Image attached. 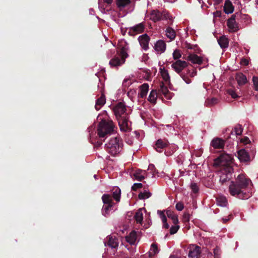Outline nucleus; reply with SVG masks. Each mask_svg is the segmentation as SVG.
I'll return each mask as SVG.
<instances>
[{"label": "nucleus", "instance_id": "1", "mask_svg": "<svg viewBox=\"0 0 258 258\" xmlns=\"http://www.w3.org/2000/svg\"><path fill=\"white\" fill-rule=\"evenodd\" d=\"M231 156L224 153L221 154L214 161V165L220 168V181L223 183L228 180L233 172Z\"/></svg>", "mask_w": 258, "mask_h": 258}, {"label": "nucleus", "instance_id": "2", "mask_svg": "<svg viewBox=\"0 0 258 258\" xmlns=\"http://www.w3.org/2000/svg\"><path fill=\"white\" fill-rule=\"evenodd\" d=\"M123 143L120 138L115 137L110 139L105 144V149L107 152L115 156L119 154L122 150Z\"/></svg>", "mask_w": 258, "mask_h": 258}, {"label": "nucleus", "instance_id": "3", "mask_svg": "<svg viewBox=\"0 0 258 258\" xmlns=\"http://www.w3.org/2000/svg\"><path fill=\"white\" fill-rule=\"evenodd\" d=\"M120 53L112 58L109 61V64L111 67H118L121 66L125 62V58L127 57V46L125 42L122 41Z\"/></svg>", "mask_w": 258, "mask_h": 258}, {"label": "nucleus", "instance_id": "4", "mask_svg": "<svg viewBox=\"0 0 258 258\" xmlns=\"http://www.w3.org/2000/svg\"><path fill=\"white\" fill-rule=\"evenodd\" d=\"M114 128V125L112 121H106L105 119H102L98 125L97 129L98 135L99 137L103 138L105 135L110 134L113 132Z\"/></svg>", "mask_w": 258, "mask_h": 258}, {"label": "nucleus", "instance_id": "5", "mask_svg": "<svg viewBox=\"0 0 258 258\" xmlns=\"http://www.w3.org/2000/svg\"><path fill=\"white\" fill-rule=\"evenodd\" d=\"M243 200L250 197L253 190V184L251 180L243 172Z\"/></svg>", "mask_w": 258, "mask_h": 258}, {"label": "nucleus", "instance_id": "6", "mask_svg": "<svg viewBox=\"0 0 258 258\" xmlns=\"http://www.w3.org/2000/svg\"><path fill=\"white\" fill-rule=\"evenodd\" d=\"M149 18L152 21L156 22L162 19H172V17L165 12L161 13L158 10H153L149 15Z\"/></svg>", "mask_w": 258, "mask_h": 258}, {"label": "nucleus", "instance_id": "7", "mask_svg": "<svg viewBox=\"0 0 258 258\" xmlns=\"http://www.w3.org/2000/svg\"><path fill=\"white\" fill-rule=\"evenodd\" d=\"M113 110L117 119L128 115L125 112V105L123 102H120L117 103L113 107Z\"/></svg>", "mask_w": 258, "mask_h": 258}, {"label": "nucleus", "instance_id": "8", "mask_svg": "<svg viewBox=\"0 0 258 258\" xmlns=\"http://www.w3.org/2000/svg\"><path fill=\"white\" fill-rule=\"evenodd\" d=\"M117 120L121 131L124 132H128L131 130V123L128 120V115L119 118Z\"/></svg>", "mask_w": 258, "mask_h": 258}, {"label": "nucleus", "instance_id": "9", "mask_svg": "<svg viewBox=\"0 0 258 258\" xmlns=\"http://www.w3.org/2000/svg\"><path fill=\"white\" fill-rule=\"evenodd\" d=\"M242 183L240 182H231L229 185V190L232 196L238 197L241 193Z\"/></svg>", "mask_w": 258, "mask_h": 258}, {"label": "nucleus", "instance_id": "10", "mask_svg": "<svg viewBox=\"0 0 258 258\" xmlns=\"http://www.w3.org/2000/svg\"><path fill=\"white\" fill-rule=\"evenodd\" d=\"M255 154V149L254 148L249 149H243V163L248 164L254 157Z\"/></svg>", "mask_w": 258, "mask_h": 258}, {"label": "nucleus", "instance_id": "11", "mask_svg": "<svg viewBox=\"0 0 258 258\" xmlns=\"http://www.w3.org/2000/svg\"><path fill=\"white\" fill-rule=\"evenodd\" d=\"M188 256L189 258H199L201 253V247L195 245L191 244L188 246Z\"/></svg>", "mask_w": 258, "mask_h": 258}, {"label": "nucleus", "instance_id": "12", "mask_svg": "<svg viewBox=\"0 0 258 258\" xmlns=\"http://www.w3.org/2000/svg\"><path fill=\"white\" fill-rule=\"evenodd\" d=\"M187 64L185 61L177 60L171 64V68L178 74L186 67Z\"/></svg>", "mask_w": 258, "mask_h": 258}, {"label": "nucleus", "instance_id": "13", "mask_svg": "<svg viewBox=\"0 0 258 258\" xmlns=\"http://www.w3.org/2000/svg\"><path fill=\"white\" fill-rule=\"evenodd\" d=\"M145 25L143 23H139L130 28L129 33L131 35H136L144 32Z\"/></svg>", "mask_w": 258, "mask_h": 258}, {"label": "nucleus", "instance_id": "14", "mask_svg": "<svg viewBox=\"0 0 258 258\" xmlns=\"http://www.w3.org/2000/svg\"><path fill=\"white\" fill-rule=\"evenodd\" d=\"M139 42L141 46L145 50L149 48V42L150 41L149 36L146 34L141 35L138 38Z\"/></svg>", "mask_w": 258, "mask_h": 258}, {"label": "nucleus", "instance_id": "15", "mask_svg": "<svg viewBox=\"0 0 258 258\" xmlns=\"http://www.w3.org/2000/svg\"><path fill=\"white\" fill-rule=\"evenodd\" d=\"M224 145V140L219 138H214L211 142V146L214 149H222Z\"/></svg>", "mask_w": 258, "mask_h": 258}, {"label": "nucleus", "instance_id": "16", "mask_svg": "<svg viewBox=\"0 0 258 258\" xmlns=\"http://www.w3.org/2000/svg\"><path fill=\"white\" fill-rule=\"evenodd\" d=\"M242 127L240 124L236 125L231 132L232 136H235L239 143H242Z\"/></svg>", "mask_w": 258, "mask_h": 258}, {"label": "nucleus", "instance_id": "17", "mask_svg": "<svg viewBox=\"0 0 258 258\" xmlns=\"http://www.w3.org/2000/svg\"><path fill=\"white\" fill-rule=\"evenodd\" d=\"M154 49L157 53L161 54L166 49V44L163 40L157 41L154 45Z\"/></svg>", "mask_w": 258, "mask_h": 258}, {"label": "nucleus", "instance_id": "18", "mask_svg": "<svg viewBox=\"0 0 258 258\" xmlns=\"http://www.w3.org/2000/svg\"><path fill=\"white\" fill-rule=\"evenodd\" d=\"M146 212V210L145 208H140L136 212L134 218L137 223H139L141 225L143 224V220L144 214Z\"/></svg>", "mask_w": 258, "mask_h": 258}, {"label": "nucleus", "instance_id": "19", "mask_svg": "<svg viewBox=\"0 0 258 258\" xmlns=\"http://www.w3.org/2000/svg\"><path fill=\"white\" fill-rule=\"evenodd\" d=\"M107 242H105V245H107L112 248H115L118 245V239L114 236H109L107 237Z\"/></svg>", "mask_w": 258, "mask_h": 258}, {"label": "nucleus", "instance_id": "20", "mask_svg": "<svg viewBox=\"0 0 258 258\" xmlns=\"http://www.w3.org/2000/svg\"><path fill=\"white\" fill-rule=\"evenodd\" d=\"M227 24L230 32H235L237 30V24L235 22V17L233 15L227 21Z\"/></svg>", "mask_w": 258, "mask_h": 258}, {"label": "nucleus", "instance_id": "21", "mask_svg": "<svg viewBox=\"0 0 258 258\" xmlns=\"http://www.w3.org/2000/svg\"><path fill=\"white\" fill-rule=\"evenodd\" d=\"M149 86L147 83H144L139 87L138 97L144 98L146 97L149 91Z\"/></svg>", "mask_w": 258, "mask_h": 258}, {"label": "nucleus", "instance_id": "22", "mask_svg": "<svg viewBox=\"0 0 258 258\" xmlns=\"http://www.w3.org/2000/svg\"><path fill=\"white\" fill-rule=\"evenodd\" d=\"M133 175L136 180L142 181L145 178V176H147V172L146 170L137 169L135 171Z\"/></svg>", "mask_w": 258, "mask_h": 258}, {"label": "nucleus", "instance_id": "23", "mask_svg": "<svg viewBox=\"0 0 258 258\" xmlns=\"http://www.w3.org/2000/svg\"><path fill=\"white\" fill-rule=\"evenodd\" d=\"M159 91L167 99H171L173 96L172 93L169 91L167 87L165 86L163 83L160 85Z\"/></svg>", "mask_w": 258, "mask_h": 258}, {"label": "nucleus", "instance_id": "24", "mask_svg": "<svg viewBox=\"0 0 258 258\" xmlns=\"http://www.w3.org/2000/svg\"><path fill=\"white\" fill-rule=\"evenodd\" d=\"M137 234L135 231H132L125 237L126 241L131 245L135 244L137 241Z\"/></svg>", "mask_w": 258, "mask_h": 258}, {"label": "nucleus", "instance_id": "25", "mask_svg": "<svg viewBox=\"0 0 258 258\" xmlns=\"http://www.w3.org/2000/svg\"><path fill=\"white\" fill-rule=\"evenodd\" d=\"M167 145L168 142L167 141L159 139L156 142L155 149L157 152H161L162 150L167 147Z\"/></svg>", "mask_w": 258, "mask_h": 258}, {"label": "nucleus", "instance_id": "26", "mask_svg": "<svg viewBox=\"0 0 258 258\" xmlns=\"http://www.w3.org/2000/svg\"><path fill=\"white\" fill-rule=\"evenodd\" d=\"M188 60L192 63L200 64L203 62V58L196 54L190 53L188 56Z\"/></svg>", "mask_w": 258, "mask_h": 258}, {"label": "nucleus", "instance_id": "27", "mask_svg": "<svg viewBox=\"0 0 258 258\" xmlns=\"http://www.w3.org/2000/svg\"><path fill=\"white\" fill-rule=\"evenodd\" d=\"M106 102V99L104 94L102 93L101 96L97 99L96 102L95 108L97 110H99Z\"/></svg>", "mask_w": 258, "mask_h": 258}, {"label": "nucleus", "instance_id": "28", "mask_svg": "<svg viewBox=\"0 0 258 258\" xmlns=\"http://www.w3.org/2000/svg\"><path fill=\"white\" fill-rule=\"evenodd\" d=\"M234 7L229 0H226L224 6V11L226 14H231L233 12Z\"/></svg>", "mask_w": 258, "mask_h": 258}, {"label": "nucleus", "instance_id": "29", "mask_svg": "<svg viewBox=\"0 0 258 258\" xmlns=\"http://www.w3.org/2000/svg\"><path fill=\"white\" fill-rule=\"evenodd\" d=\"M166 215L172 220L174 224H177L178 223V216L173 211L168 210L166 211Z\"/></svg>", "mask_w": 258, "mask_h": 258}, {"label": "nucleus", "instance_id": "30", "mask_svg": "<svg viewBox=\"0 0 258 258\" xmlns=\"http://www.w3.org/2000/svg\"><path fill=\"white\" fill-rule=\"evenodd\" d=\"M160 72L163 80L167 83H170V77L168 72L164 68L160 69Z\"/></svg>", "mask_w": 258, "mask_h": 258}, {"label": "nucleus", "instance_id": "31", "mask_svg": "<svg viewBox=\"0 0 258 258\" xmlns=\"http://www.w3.org/2000/svg\"><path fill=\"white\" fill-rule=\"evenodd\" d=\"M157 213L159 215L163 223V227L166 229H168L169 227V224L167 223V218L164 211H157Z\"/></svg>", "mask_w": 258, "mask_h": 258}, {"label": "nucleus", "instance_id": "32", "mask_svg": "<svg viewBox=\"0 0 258 258\" xmlns=\"http://www.w3.org/2000/svg\"><path fill=\"white\" fill-rule=\"evenodd\" d=\"M112 196L114 199L117 202L120 201L121 190L117 186L114 187L112 190Z\"/></svg>", "mask_w": 258, "mask_h": 258}, {"label": "nucleus", "instance_id": "33", "mask_svg": "<svg viewBox=\"0 0 258 258\" xmlns=\"http://www.w3.org/2000/svg\"><path fill=\"white\" fill-rule=\"evenodd\" d=\"M157 93L156 90H152L148 96V100L153 104H155L156 103V100L157 99Z\"/></svg>", "mask_w": 258, "mask_h": 258}, {"label": "nucleus", "instance_id": "34", "mask_svg": "<svg viewBox=\"0 0 258 258\" xmlns=\"http://www.w3.org/2000/svg\"><path fill=\"white\" fill-rule=\"evenodd\" d=\"M130 3V0H116V5L120 10L127 6Z\"/></svg>", "mask_w": 258, "mask_h": 258}, {"label": "nucleus", "instance_id": "35", "mask_svg": "<svg viewBox=\"0 0 258 258\" xmlns=\"http://www.w3.org/2000/svg\"><path fill=\"white\" fill-rule=\"evenodd\" d=\"M218 42L221 48H227L228 46V39L225 36H222L220 37L218 40Z\"/></svg>", "mask_w": 258, "mask_h": 258}, {"label": "nucleus", "instance_id": "36", "mask_svg": "<svg viewBox=\"0 0 258 258\" xmlns=\"http://www.w3.org/2000/svg\"><path fill=\"white\" fill-rule=\"evenodd\" d=\"M104 205H111L113 206L112 197L109 194H104L102 197Z\"/></svg>", "mask_w": 258, "mask_h": 258}, {"label": "nucleus", "instance_id": "37", "mask_svg": "<svg viewBox=\"0 0 258 258\" xmlns=\"http://www.w3.org/2000/svg\"><path fill=\"white\" fill-rule=\"evenodd\" d=\"M219 102V100L217 98L212 97L206 99L205 102V105L206 106H212L217 104Z\"/></svg>", "mask_w": 258, "mask_h": 258}, {"label": "nucleus", "instance_id": "38", "mask_svg": "<svg viewBox=\"0 0 258 258\" xmlns=\"http://www.w3.org/2000/svg\"><path fill=\"white\" fill-rule=\"evenodd\" d=\"M158 252L159 249L157 247V245L155 243H153L151 246L150 250L149 251V256L152 257L155 255V254H157Z\"/></svg>", "mask_w": 258, "mask_h": 258}, {"label": "nucleus", "instance_id": "39", "mask_svg": "<svg viewBox=\"0 0 258 258\" xmlns=\"http://www.w3.org/2000/svg\"><path fill=\"white\" fill-rule=\"evenodd\" d=\"M166 35L168 38L171 40L175 38L176 34L174 29L171 27H168L166 30Z\"/></svg>", "mask_w": 258, "mask_h": 258}, {"label": "nucleus", "instance_id": "40", "mask_svg": "<svg viewBox=\"0 0 258 258\" xmlns=\"http://www.w3.org/2000/svg\"><path fill=\"white\" fill-rule=\"evenodd\" d=\"M217 204L218 206L225 207L227 204V201L225 197L223 196H219L217 198Z\"/></svg>", "mask_w": 258, "mask_h": 258}, {"label": "nucleus", "instance_id": "41", "mask_svg": "<svg viewBox=\"0 0 258 258\" xmlns=\"http://www.w3.org/2000/svg\"><path fill=\"white\" fill-rule=\"evenodd\" d=\"M112 206L111 205H104L102 208V214L104 216L108 215L109 212L112 210Z\"/></svg>", "mask_w": 258, "mask_h": 258}, {"label": "nucleus", "instance_id": "42", "mask_svg": "<svg viewBox=\"0 0 258 258\" xmlns=\"http://www.w3.org/2000/svg\"><path fill=\"white\" fill-rule=\"evenodd\" d=\"M151 195V194L150 192L148 191H145L144 192H141L139 195V198L140 199L144 200L149 198Z\"/></svg>", "mask_w": 258, "mask_h": 258}, {"label": "nucleus", "instance_id": "43", "mask_svg": "<svg viewBox=\"0 0 258 258\" xmlns=\"http://www.w3.org/2000/svg\"><path fill=\"white\" fill-rule=\"evenodd\" d=\"M174 59H178L181 57V52L179 49H175L172 54Z\"/></svg>", "mask_w": 258, "mask_h": 258}, {"label": "nucleus", "instance_id": "44", "mask_svg": "<svg viewBox=\"0 0 258 258\" xmlns=\"http://www.w3.org/2000/svg\"><path fill=\"white\" fill-rule=\"evenodd\" d=\"M227 93L229 95H230L232 98L235 99L239 97V96L236 93L235 91L232 89L227 90Z\"/></svg>", "mask_w": 258, "mask_h": 258}, {"label": "nucleus", "instance_id": "45", "mask_svg": "<svg viewBox=\"0 0 258 258\" xmlns=\"http://www.w3.org/2000/svg\"><path fill=\"white\" fill-rule=\"evenodd\" d=\"M175 225L172 226L170 229V233L171 234H174L176 233L179 228V226L177 224H174Z\"/></svg>", "mask_w": 258, "mask_h": 258}, {"label": "nucleus", "instance_id": "46", "mask_svg": "<svg viewBox=\"0 0 258 258\" xmlns=\"http://www.w3.org/2000/svg\"><path fill=\"white\" fill-rule=\"evenodd\" d=\"M243 20L246 25H247L251 22V19L248 15L243 14Z\"/></svg>", "mask_w": 258, "mask_h": 258}, {"label": "nucleus", "instance_id": "47", "mask_svg": "<svg viewBox=\"0 0 258 258\" xmlns=\"http://www.w3.org/2000/svg\"><path fill=\"white\" fill-rule=\"evenodd\" d=\"M190 188L192 191L195 193H197L199 191V187L196 183H191Z\"/></svg>", "mask_w": 258, "mask_h": 258}, {"label": "nucleus", "instance_id": "48", "mask_svg": "<svg viewBox=\"0 0 258 258\" xmlns=\"http://www.w3.org/2000/svg\"><path fill=\"white\" fill-rule=\"evenodd\" d=\"M252 81L255 90L258 91V77H253Z\"/></svg>", "mask_w": 258, "mask_h": 258}, {"label": "nucleus", "instance_id": "49", "mask_svg": "<svg viewBox=\"0 0 258 258\" xmlns=\"http://www.w3.org/2000/svg\"><path fill=\"white\" fill-rule=\"evenodd\" d=\"M235 79L237 82V84H238V85L239 86H241V85H242L241 74H237L236 76Z\"/></svg>", "mask_w": 258, "mask_h": 258}, {"label": "nucleus", "instance_id": "50", "mask_svg": "<svg viewBox=\"0 0 258 258\" xmlns=\"http://www.w3.org/2000/svg\"><path fill=\"white\" fill-rule=\"evenodd\" d=\"M143 186L142 183H135L132 186V189L134 190H137L138 188H141Z\"/></svg>", "mask_w": 258, "mask_h": 258}, {"label": "nucleus", "instance_id": "51", "mask_svg": "<svg viewBox=\"0 0 258 258\" xmlns=\"http://www.w3.org/2000/svg\"><path fill=\"white\" fill-rule=\"evenodd\" d=\"M184 208V206H183V204L181 203V202H179V203H177L176 205V209L179 211H182Z\"/></svg>", "mask_w": 258, "mask_h": 258}, {"label": "nucleus", "instance_id": "52", "mask_svg": "<svg viewBox=\"0 0 258 258\" xmlns=\"http://www.w3.org/2000/svg\"><path fill=\"white\" fill-rule=\"evenodd\" d=\"M190 219V215L188 213H184L183 216V221L184 222L189 221Z\"/></svg>", "mask_w": 258, "mask_h": 258}, {"label": "nucleus", "instance_id": "53", "mask_svg": "<svg viewBox=\"0 0 258 258\" xmlns=\"http://www.w3.org/2000/svg\"><path fill=\"white\" fill-rule=\"evenodd\" d=\"M250 143L251 142L247 137H243V145L250 144Z\"/></svg>", "mask_w": 258, "mask_h": 258}, {"label": "nucleus", "instance_id": "54", "mask_svg": "<svg viewBox=\"0 0 258 258\" xmlns=\"http://www.w3.org/2000/svg\"><path fill=\"white\" fill-rule=\"evenodd\" d=\"M185 48L187 49H194L196 46L190 44V43H186L184 46Z\"/></svg>", "mask_w": 258, "mask_h": 258}, {"label": "nucleus", "instance_id": "55", "mask_svg": "<svg viewBox=\"0 0 258 258\" xmlns=\"http://www.w3.org/2000/svg\"><path fill=\"white\" fill-rule=\"evenodd\" d=\"M237 158L239 159L240 161L242 160V149H238L237 151Z\"/></svg>", "mask_w": 258, "mask_h": 258}, {"label": "nucleus", "instance_id": "56", "mask_svg": "<svg viewBox=\"0 0 258 258\" xmlns=\"http://www.w3.org/2000/svg\"><path fill=\"white\" fill-rule=\"evenodd\" d=\"M132 84V82L129 79H124L123 82V85L126 86H129L131 84Z\"/></svg>", "mask_w": 258, "mask_h": 258}, {"label": "nucleus", "instance_id": "57", "mask_svg": "<svg viewBox=\"0 0 258 258\" xmlns=\"http://www.w3.org/2000/svg\"><path fill=\"white\" fill-rule=\"evenodd\" d=\"M188 74L190 77H194L196 75L197 72L193 70L191 71H189Z\"/></svg>", "mask_w": 258, "mask_h": 258}, {"label": "nucleus", "instance_id": "58", "mask_svg": "<svg viewBox=\"0 0 258 258\" xmlns=\"http://www.w3.org/2000/svg\"><path fill=\"white\" fill-rule=\"evenodd\" d=\"M249 64V60L246 58H243V66H247Z\"/></svg>", "mask_w": 258, "mask_h": 258}, {"label": "nucleus", "instance_id": "59", "mask_svg": "<svg viewBox=\"0 0 258 258\" xmlns=\"http://www.w3.org/2000/svg\"><path fill=\"white\" fill-rule=\"evenodd\" d=\"M183 80L185 81V82L187 84H189L191 83V80L189 79H188L187 78L185 77H182Z\"/></svg>", "mask_w": 258, "mask_h": 258}, {"label": "nucleus", "instance_id": "60", "mask_svg": "<svg viewBox=\"0 0 258 258\" xmlns=\"http://www.w3.org/2000/svg\"><path fill=\"white\" fill-rule=\"evenodd\" d=\"M94 129H95V127H94V126H92L88 128V130H89V132L90 133V136H91V134H92V133H91V132H93L94 131Z\"/></svg>", "mask_w": 258, "mask_h": 258}, {"label": "nucleus", "instance_id": "61", "mask_svg": "<svg viewBox=\"0 0 258 258\" xmlns=\"http://www.w3.org/2000/svg\"><path fill=\"white\" fill-rule=\"evenodd\" d=\"M134 93H135V91L134 90H130L128 92L127 95L129 97L131 96L132 95H133Z\"/></svg>", "mask_w": 258, "mask_h": 258}, {"label": "nucleus", "instance_id": "62", "mask_svg": "<svg viewBox=\"0 0 258 258\" xmlns=\"http://www.w3.org/2000/svg\"><path fill=\"white\" fill-rule=\"evenodd\" d=\"M155 169V166L153 164H150L148 167V170H153Z\"/></svg>", "mask_w": 258, "mask_h": 258}, {"label": "nucleus", "instance_id": "63", "mask_svg": "<svg viewBox=\"0 0 258 258\" xmlns=\"http://www.w3.org/2000/svg\"><path fill=\"white\" fill-rule=\"evenodd\" d=\"M247 83L246 77L243 75V85Z\"/></svg>", "mask_w": 258, "mask_h": 258}, {"label": "nucleus", "instance_id": "64", "mask_svg": "<svg viewBox=\"0 0 258 258\" xmlns=\"http://www.w3.org/2000/svg\"><path fill=\"white\" fill-rule=\"evenodd\" d=\"M104 2L108 4H110L113 2V0H104Z\"/></svg>", "mask_w": 258, "mask_h": 258}]
</instances>
